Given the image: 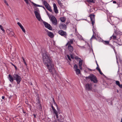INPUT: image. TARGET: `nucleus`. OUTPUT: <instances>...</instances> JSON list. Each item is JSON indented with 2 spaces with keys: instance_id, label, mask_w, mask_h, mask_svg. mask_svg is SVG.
Returning <instances> with one entry per match:
<instances>
[{
  "instance_id": "obj_4",
  "label": "nucleus",
  "mask_w": 122,
  "mask_h": 122,
  "mask_svg": "<svg viewBox=\"0 0 122 122\" xmlns=\"http://www.w3.org/2000/svg\"><path fill=\"white\" fill-rule=\"evenodd\" d=\"M50 19L52 21L53 24L54 25H57V20L54 16L51 15Z\"/></svg>"
},
{
  "instance_id": "obj_49",
  "label": "nucleus",
  "mask_w": 122,
  "mask_h": 122,
  "mask_svg": "<svg viewBox=\"0 0 122 122\" xmlns=\"http://www.w3.org/2000/svg\"><path fill=\"white\" fill-rule=\"evenodd\" d=\"M75 58L76 59H79V58L77 56H76L75 57Z\"/></svg>"
},
{
  "instance_id": "obj_50",
  "label": "nucleus",
  "mask_w": 122,
  "mask_h": 122,
  "mask_svg": "<svg viewBox=\"0 0 122 122\" xmlns=\"http://www.w3.org/2000/svg\"><path fill=\"white\" fill-rule=\"evenodd\" d=\"M33 115H34V117L35 118H36V114H33Z\"/></svg>"
},
{
  "instance_id": "obj_5",
  "label": "nucleus",
  "mask_w": 122,
  "mask_h": 122,
  "mask_svg": "<svg viewBox=\"0 0 122 122\" xmlns=\"http://www.w3.org/2000/svg\"><path fill=\"white\" fill-rule=\"evenodd\" d=\"M58 33L61 36L66 38L67 34L66 32L62 30H60L58 31Z\"/></svg>"
},
{
  "instance_id": "obj_57",
  "label": "nucleus",
  "mask_w": 122,
  "mask_h": 122,
  "mask_svg": "<svg viewBox=\"0 0 122 122\" xmlns=\"http://www.w3.org/2000/svg\"><path fill=\"white\" fill-rule=\"evenodd\" d=\"M5 98V97H4L3 96L2 97V99H4Z\"/></svg>"
},
{
  "instance_id": "obj_38",
  "label": "nucleus",
  "mask_w": 122,
  "mask_h": 122,
  "mask_svg": "<svg viewBox=\"0 0 122 122\" xmlns=\"http://www.w3.org/2000/svg\"><path fill=\"white\" fill-rule=\"evenodd\" d=\"M6 31L8 34H9L10 33V32L11 31L10 30H9L8 29H7L6 30Z\"/></svg>"
},
{
  "instance_id": "obj_35",
  "label": "nucleus",
  "mask_w": 122,
  "mask_h": 122,
  "mask_svg": "<svg viewBox=\"0 0 122 122\" xmlns=\"http://www.w3.org/2000/svg\"><path fill=\"white\" fill-rule=\"evenodd\" d=\"M46 11L49 18H50L51 17V16L50 15V14L48 13V12L46 10Z\"/></svg>"
},
{
  "instance_id": "obj_48",
  "label": "nucleus",
  "mask_w": 122,
  "mask_h": 122,
  "mask_svg": "<svg viewBox=\"0 0 122 122\" xmlns=\"http://www.w3.org/2000/svg\"><path fill=\"white\" fill-rule=\"evenodd\" d=\"M22 59H23V62H24L25 61V60L24 59V57H22Z\"/></svg>"
},
{
  "instance_id": "obj_51",
  "label": "nucleus",
  "mask_w": 122,
  "mask_h": 122,
  "mask_svg": "<svg viewBox=\"0 0 122 122\" xmlns=\"http://www.w3.org/2000/svg\"><path fill=\"white\" fill-rule=\"evenodd\" d=\"M117 3V2H116V1H113V3H115H115Z\"/></svg>"
},
{
  "instance_id": "obj_37",
  "label": "nucleus",
  "mask_w": 122,
  "mask_h": 122,
  "mask_svg": "<svg viewBox=\"0 0 122 122\" xmlns=\"http://www.w3.org/2000/svg\"><path fill=\"white\" fill-rule=\"evenodd\" d=\"M17 24L20 27L21 26H22V25L19 22H18L17 23Z\"/></svg>"
},
{
  "instance_id": "obj_27",
  "label": "nucleus",
  "mask_w": 122,
  "mask_h": 122,
  "mask_svg": "<svg viewBox=\"0 0 122 122\" xmlns=\"http://www.w3.org/2000/svg\"><path fill=\"white\" fill-rule=\"evenodd\" d=\"M9 36H13L14 34V33L11 31L10 32V33L9 34Z\"/></svg>"
},
{
  "instance_id": "obj_24",
  "label": "nucleus",
  "mask_w": 122,
  "mask_h": 122,
  "mask_svg": "<svg viewBox=\"0 0 122 122\" xmlns=\"http://www.w3.org/2000/svg\"><path fill=\"white\" fill-rule=\"evenodd\" d=\"M103 42L105 44L108 45V44H109V42L108 41H103Z\"/></svg>"
},
{
  "instance_id": "obj_22",
  "label": "nucleus",
  "mask_w": 122,
  "mask_h": 122,
  "mask_svg": "<svg viewBox=\"0 0 122 122\" xmlns=\"http://www.w3.org/2000/svg\"><path fill=\"white\" fill-rule=\"evenodd\" d=\"M60 20L62 22H64L66 19L64 17H61L60 18Z\"/></svg>"
},
{
  "instance_id": "obj_33",
  "label": "nucleus",
  "mask_w": 122,
  "mask_h": 122,
  "mask_svg": "<svg viewBox=\"0 0 122 122\" xmlns=\"http://www.w3.org/2000/svg\"><path fill=\"white\" fill-rule=\"evenodd\" d=\"M96 39V37L95 36H94V34L93 35L92 38L90 39V40H91L92 39Z\"/></svg>"
},
{
  "instance_id": "obj_54",
  "label": "nucleus",
  "mask_w": 122,
  "mask_h": 122,
  "mask_svg": "<svg viewBox=\"0 0 122 122\" xmlns=\"http://www.w3.org/2000/svg\"><path fill=\"white\" fill-rule=\"evenodd\" d=\"M96 63L97 64V66H99V65H98V63H97V61H96Z\"/></svg>"
},
{
  "instance_id": "obj_1",
  "label": "nucleus",
  "mask_w": 122,
  "mask_h": 122,
  "mask_svg": "<svg viewBox=\"0 0 122 122\" xmlns=\"http://www.w3.org/2000/svg\"><path fill=\"white\" fill-rule=\"evenodd\" d=\"M41 54L44 64L47 67L49 72L52 74H53L54 73V71L55 72V71L53 69V65L48 54L46 50L43 52Z\"/></svg>"
},
{
  "instance_id": "obj_21",
  "label": "nucleus",
  "mask_w": 122,
  "mask_h": 122,
  "mask_svg": "<svg viewBox=\"0 0 122 122\" xmlns=\"http://www.w3.org/2000/svg\"><path fill=\"white\" fill-rule=\"evenodd\" d=\"M43 3L46 7L49 5L46 1L44 0L43 1Z\"/></svg>"
},
{
  "instance_id": "obj_61",
  "label": "nucleus",
  "mask_w": 122,
  "mask_h": 122,
  "mask_svg": "<svg viewBox=\"0 0 122 122\" xmlns=\"http://www.w3.org/2000/svg\"><path fill=\"white\" fill-rule=\"evenodd\" d=\"M111 39H112V36L110 37V40H111Z\"/></svg>"
},
{
  "instance_id": "obj_17",
  "label": "nucleus",
  "mask_w": 122,
  "mask_h": 122,
  "mask_svg": "<svg viewBox=\"0 0 122 122\" xmlns=\"http://www.w3.org/2000/svg\"><path fill=\"white\" fill-rule=\"evenodd\" d=\"M73 40L72 39L71 40L69 41H68L67 43L66 44V46H67L69 45H71V44H73Z\"/></svg>"
},
{
  "instance_id": "obj_64",
  "label": "nucleus",
  "mask_w": 122,
  "mask_h": 122,
  "mask_svg": "<svg viewBox=\"0 0 122 122\" xmlns=\"http://www.w3.org/2000/svg\"><path fill=\"white\" fill-rule=\"evenodd\" d=\"M71 57L72 59H73L74 58L72 56H71Z\"/></svg>"
},
{
  "instance_id": "obj_63",
  "label": "nucleus",
  "mask_w": 122,
  "mask_h": 122,
  "mask_svg": "<svg viewBox=\"0 0 122 122\" xmlns=\"http://www.w3.org/2000/svg\"><path fill=\"white\" fill-rule=\"evenodd\" d=\"M43 6H42V5H40V7H42L43 8Z\"/></svg>"
},
{
  "instance_id": "obj_43",
  "label": "nucleus",
  "mask_w": 122,
  "mask_h": 122,
  "mask_svg": "<svg viewBox=\"0 0 122 122\" xmlns=\"http://www.w3.org/2000/svg\"><path fill=\"white\" fill-rule=\"evenodd\" d=\"M96 69L97 70H98V71L99 70V69H100V68L99 67V66H97V68H96Z\"/></svg>"
},
{
  "instance_id": "obj_36",
  "label": "nucleus",
  "mask_w": 122,
  "mask_h": 122,
  "mask_svg": "<svg viewBox=\"0 0 122 122\" xmlns=\"http://www.w3.org/2000/svg\"><path fill=\"white\" fill-rule=\"evenodd\" d=\"M53 112L54 114H55L56 113H58V112L55 109L53 110Z\"/></svg>"
},
{
  "instance_id": "obj_2",
  "label": "nucleus",
  "mask_w": 122,
  "mask_h": 122,
  "mask_svg": "<svg viewBox=\"0 0 122 122\" xmlns=\"http://www.w3.org/2000/svg\"><path fill=\"white\" fill-rule=\"evenodd\" d=\"M90 79L91 81H93L94 83H97V80L96 77L92 74H90L88 76L86 77V79Z\"/></svg>"
},
{
  "instance_id": "obj_44",
  "label": "nucleus",
  "mask_w": 122,
  "mask_h": 122,
  "mask_svg": "<svg viewBox=\"0 0 122 122\" xmlns=\"http://www.w3.org/2000/svg\"><path fill=\"white\" fill-rule=\"evenodd\" d=\"M51 105V107L52 108L53 110L54 109H55L53 107L52 104Z\"/></svg>"
},
{
  "instance_id": "obj_39",
  "label": "nucleus",
  "mask_w": 122,
  "mask_h": 122,
  "mask_svg": "<svg viewBox=\"0 0 122 122\" xmlns=\"http://www.w3.org/2000/svg\"><path fill=\"white\" fill-rule=\"evenodd\" d=\"M55 115L56 117V118L58 119V113L55 114Z\"/></svg>"
},
{
  "instance_id": "obj_45",
  "label": "nucleus",
  "mask_w": 122,
  "mask_h": 122,
  "mask_svg": "<svg viewBox=\"0 0 122 122\" xmlns=\"http://www.w3.org/2000/svg\"><path fill=\"white\" fill-rule=\"evenodd\" d=\"M25 2L27 4H28V0H24Z\"/></svg>"
},
{
  "instance_id": "obj_46",
  "label": "nucleus",
  "mask_w": 122,
  "mask_h": 122,
  "mask_svg": "<svg viewBox=\"0 0 122 122\" xmlns=\"http://www.w3.org/2000/svg\"><path fill=\"white\" fill-rule=\"evenodd\" d=\"M118 86L119 87H120V88H122V84L120 85H120H119Z\"/></svg>"
},
{
  "instance_id": "obj_53",
  "label": "nucleus",
  "mask_w": 122,
  "mask_h": 122,
  "mask_svg": "<svg viewBox=\"0 0 122 122\" xmlns=\"http://www.w3.org/2000/svg\"><path fill=\"white\" fill-rule=\"evenodd\" d=\"M108 45H109L110 46H111V47H112V45L111 44L109 43L108 44Z\"/></svg>"
},
{
  "instance_id": "obj_13",
  "label": "nucleus",
  "mask_w": 122,
  "mask_h": 122,
  "mask_svg": "<svg viewBox=\"0 0 122 122\" xmlns=\"http://www.w3.org/2000/svg\"><path fill=\"white\" fill-rule=\"evenodd\" d=\"M53 6L54 7V10L55 12L57 14L58 13V11L57 9V7L55 3L53 4Z\"/></svg>"
},
{
  "instance_id": "obj_55",
  "label": "nucleus",
  "mask_w": 122,
  "mask_h": 122,
  "mask_svg": "<svg viewBox=\"0 0 122 122\" xmlns=\"http://www.w3.org/2000/svg\"><path fill=\"white\" fill-rule=\"evenodd\" d=\"M25 64V65L26 66L27 65V64L26 63V62L25 61L24 62Z\"/></svg>"
},
{
  "instance_id": "obj_25",
  "label": "nucleus",
  "mask_w": 122,
  "mask_h": 122,
  "mask_svg": "<svg viewBox=\"0 0 122 122\" xmlns=\"http://www.w3.org/2000/svg\"><path fill=\"white\" fill-rule=\"evenodd\" d=\"M58 3L59 5L61 6H63V5L62 3H61V1L60 0H58Z\"/></svg>"
},
{
  "instance_id": "obj_19",
  "label": "nucleus",
  "mask_w": 122,
  "mask_h": 122,
  "mask_svg": "<svg viewBox=\"0 0 122 122\" xmlns=\"http://www.w3.org/2000/svg\"><path fill=\"white\" fill-rule=\"evenodd\" d=\"M83 61L82 60H81L80 61H79V68L80 69H82V63Z\"/></svg>"
},
{
  "instance_id": "obj_29",
  "label": "nucleus",
  "mask_w": 122,
  "mask_h": 122,
  "mask_svg": "<svg viewBox=\"0 0 122 122\" xmlns=\"http://www.w3.org/2000/svg\"><path fill=\"white\" fill-rule=\"evenodd\" d=\"M0 28L4 33L5 31V30L3 29V27L1 25H0Z\"/></svg>"
},
{
  "instance_id": "obj_60",
  "label": "nucleus",
  "mask_w": 122,
  "mask_h": 122,
  "mask_svg": "<svg viewBox=\"0 0 122 122\" xmlns=\"http://www.w3.org/2000/svg\"><path fill=\"white\" fill-rule=\"evenodd\" d=\"M43 9L45 10H46V9L45 8V7L43 6Z\"/></svg>"
},
{
  "instance_id": "obj_28",
  "label": "nucleus",
  "mask_w": 122,
  "mask_h": 122,
  "mask_svg": "<svg viewBox=\"0 0 122 122\" xmlns=\"http://www.w3.org/2000/svg\"><path fill=\"white\" fill-rule=\"evenodd\" d=\"M32 3L33 5L35 7H37V6L40 7V5H37V4L34 3H33V2H32Z\"/></svg>"
},
{
  "instance_id": "obj_6",
  "label": "nucleus",
  "mask_w": 122,
  "mask_h": 122,
  "mask_svg": "<svg viewBox=\"0 0 122 122\" xmlns=\"http://www.w3.org/2000/svg\"><path fill=\"white\" fill-rule=\"evenodd\" d=\"M95 15L93 14H91L89 16V17L90 18L91 20L92 21V24L93 26L94 23H95Z\"/></svg>"
},
{
  "instance_id": "obj_32",
  "label": "nucleus",
  "mask_w": 122,
  "mask_h": 122,
  "mask_svg": "<svg viewBox=\"0 0 122 122\" xmlns=\"http://www.w3.org/2000/svg\"><path fill=\"white\" fill-rule=\"evenodd\" d=\"M10 64L12 65H13V66H14L15 69V70H17V67H16V66H15V65H14L12 63H11V62L10 63Z\"/></svg>"
},
{
  "instance_id": "obj_16",
  "label": "nucleus",
  "mask_w": 122,
  "mask_h": 122,
  "mask_svg": "<svg viewBox=\"0 0 122 122\" xmlns=\"http://www.w3.org/2000/svg\"><path fill=\"white\" fill-rule=\"evenodd\" d=\"M117 40V41H113V42H115L119 46H121L122 45V44H119V43L121 42V40L119 39H116Z\"/></svg>"
},
{
  "instance_id": "obj_41",
  "label": "nucleus",
  "mask_w": 122,
  "mask_h": 122,
  "mask_svg": "<svg viewBox=\"0 0 122 122\" xmlns=\"http://www.w3.org/2000/svg\"><path fill=\"white\" fill-rule=\"evenodd\" d=\"M67 56V57L68 58L69 60L70 61H71V58L70 56H69V55H68Z\"/></svg>"
},
{
  "instance_id": "obj_31",
  "label": "nucleus",
  "mask_w": 122,
  "mask_h": 122,
  "mask_svg": "<svg viewBox=\"0 0 122 122\" xmlns=\"http://www.w3.org/2000/svg\"><path fill=\"white\" fill-rule=\"evenodd\" d=\"M21 29L24 32H25V29L24 28L23 26H21L20 27Z\"/></svg>"
},
{
  "instance_id": "obj_23",
  "label": "nucleus",
  "mask_w": 122,
  "mask_h": 122,
  "mask_svg": "<svg viewBox=\"0 0 122 122\" xmlns=\"http://www.w3.org/2000/svg\"><path fill=\"white\" fill-rule=\"evenodd\" d=\"M59 117L60 119H57V121H59L60 120H63L64 119V117H63V116L61 115H59Z\"/></svg>"
},
{
  "instance_id": "obj_18",
  "label": "nucleus",
  "mask_w": 122,
  "mask_h": 122,
  "mask_svg": "<svg viewBox=\"0 0 122 122\" xmlns=\"http://www.w3.org/2000/svg\"><path fill=\"white\" fill-rule=\"evenodd\" d=\"M48 35L51 38H52L53 37L54 35L53 33L51 32H49L48 33Z\"/></svg>"
},
{
  "instance_id": "obj_62",
  "label": "nucleus",
  "mask_w": 122,
  "mask_h": 122,
  "mask_svg": "<svg viewBox=\"0 0 122 122\" xmlns=\"http://www.w3.org/2000/svg\"><path fill=\"white\" fill-rule=\"evenodd\" d=\"M121 122H122V117L121 118Z\"/></svg>"
},
{
  "instance_id": "obj_15",
  "label": "nucleus",
  "mask_w": 122,
  "mask_h": 122,
  "mask_svg": "<svg viewBox=\"0 0 122 122\" xmlns=\"http://www.w3.org/2000/svg\"><path fill=\"white\" fill-rule=\"evenodd\" d=\"M8 78L10 81L11 82H13L14 80V78L13 77V75L12 76L10 74L9 75Z\"/></svg>"
},
{
  "instance_id": "obj_34",
  "label": "nucleus",
  "mask_w": 122,
  "mask_h": 122,
  "mask_svg": "<svg viewBox=\"0 0 122 122\" xmlns=\"http://www.w3.org/2000/svg\"><path fill=\"white\" fill-rule=\"evenodd\" d=\"M116 84L118 86H119V85H120L119 82L118 81H116Z\"/></svg>"
},
{
  "instance_id": "obj_47",
  "label": "nucleus",
  "mask_w": 122,
  "mask_h": 122,
  "mask_svg": "<svg viewBox=\"0 0 122 122\" xmlns=\"http://www.w3.org/2000/svg\"><path fill=\"white\" fill-rule=\"evenodd\" d=\"M112 48L114 50V51L115 50V47H114V46H112Z\"/></svg>"
},
{
  "instance_id": "obj_14",
  "label": "nucleus",
  "mask_w": 122,
  "mask_h": 122,
  "mask_svg": "<svg viewBox=\"0 0 122 122\" xmlns=\"http://www.w3.org/2000/svg\"><path fill=\"white\" fill-rule=\"evenodd\" d=\"M68 46V49L69 51L70 52H72L73 51V47L71 45H69Z\"/></svg>"
},
{
  "instance_id": "obj_8",
  "label": "nucleus",
  "mask_w": 122,
  "mask_h": 122,
  "mask_svg": "<svg viewBox=\"0 0 122 122\" xmlns=\"http://www.w3.org/2000/svg\"><path fill=\"white\" fill-rule=\"evenodd\" d=\"M43 23L45 27L50 30H52V27L50 24L45 21L43 22Z\"/></svg>"
},
{
  "instance_id": "obj_56",
  "label": "nucleus",
  "mask_w": 122,
  "mask_h": 122,
  "mask_svg": "<svg viewBox=\"0 0 122 122\" xmlns=\"http://www.w3.org/2000/svg\"><path fill=\"white\" fill-rule=\"evenodd\" d=\"M100 73L101 75L103 74V73L101 71L100 72Z\"/></svg>"
},
{
  "instance_id": "obj_3",
  "label": "nucleus",
  "mask_w": 122,
  "mask_h": 122,
  "mask_svg": "<svg viewBox=\"0 0 122 122\" xmlns=\"http://www.w3.org/2000/svg\"><path fill=\"white\" fill-rule=\"evenodd\" d=\"M14 80L16 81L17 84H19L21 80V77L17 74H14L13 75Z\"/></svg>"
},
{
  "instance_id": "obj_12",
  "label": "nucleus",
  "mask_w": 122,
  "mask_h": 122,
  "mask_svg": "<svg viewBox=\"0 0 122 122\" xmlns=\"http://www.w3.org/2000/svg\"><path fill=\"white\" fill-rule=\"evenodd\" d=\"M85 87L86 90L88 91L92 89L91 85L89 84H86L85 85Z\"/></svg>"
},
{
  "instance_id": "obj_30",
  "label": "nucleus",
  "mask_w": 122,
  "mask_h": 122,
  "mask_svg": "<svg viewBox=\"0 0 122 122\" xmlns=\"http://www.w3.org/2000/svg\"><path fill=\"white\" fill-rule=\"evenodd\" d=\"M114 34H113V35H112V39L113 40H116V39L117 37L116 36H115L114 35H113Z\"/></svg>"
},
{
  "instance_id": "obj_26",
  "label": "nucleus",
  "mask_w": 122,
  "mask_h": 122,
  "mask_svg": "<svg viewBox=\"0 0 122 122\" xmlns=\"http://www.w3.org/2000/svg\"><path fill=\"white\" fill-rule=\"evenodd\" d=\"M87 1L88 3H94L95 0H87Z\"/></svg>"
},
{
  "instance_id": "obj_20",
  "label": "nucleus",
  "mask_w": 122,
  "mask_h": 122,
  "mask_svg": "<svg viewBox=\"0 0 122 122\" xmlns=\"http://www.w3.org/2000/svg\"><path fill=\"white\" fill-rule=\"evenodd\" d=\"M46 9L50 12H51L52 13H53V12L52 11V10L51 9V7L50 5L49 6H47L46 7Z\"/></svg>"
},
{
  "instance_id": "obj_40",
  "label": "nucleus",
  "mask_w": 122,
  "mask_h": 122,
  "mask_svg": "<svg viewBox=\"0 0 122 122\" xmlns=\"http://www.w3.org/2000/svg\"><path fill=\"white\" fill-rule=\"evenodd\" d=\"M53 102L54 104L55 105H57V104H56V102H55V100H54V99L53 98Z\"/></svg>"
},
{
  "instance_id": "obj_7",
  "label": "nucleus",
  "mask_w": 122,
  "mask_h": 122,
  "mask_svg": "<svg viewBox=\"0 0 122 122\" xmlns=\"http://www.w3.org/2000/svg\"><path fill=\"white\" fill-rule=\"evenodd\" d=\"M73 68L77 75H78L80 73V71L79 69H78V66L77 65H75L74 66Z\"/></svg>"
},
{
  "instance_id": "obj_11",
  "label": "nucleus",
  "mask_w": 122,
  "mask_h": 122,
  "mask_svg": "<svg viewBox=\"0 0 122 122\" xmlns=\"http://www.w3.org/2000/svg\"><path fill=\"white\" fill-rule=\"evenodd\" d=\"M59 27L61 29L65 30L66 28V25L64 24H61L59 26Z\"/></svg>"
},
{
  "instance_id": "obj_52",
  "label": "nucleus",
  "mask_w": 122,
  "mask_h": 122,
  "mask_svg": "<svg viewBox=\"0 0 122 122\" xmlns=\"http://www.w3.org/2000/svg\"><path fill=\"white\" fill-rule=\"evenodd\" d=\"M108 45H109L110 46H111V47H112V45L111 44L109 43L108 44Z\"/></svg>"
},
{
  "instance_id": "obj_59",
  "label": "nucleus",
  "mask_w": 122,
  "mask_h": 122,
  "mask_svg": "<svg viewBox=\"0 0 122 122\" xmlns=\"http://www.w3.org/2000/svg\"><path fill=\"white\" fill-rule=\"evenodd\" d=\"M98 71L99 72H100L101 71L100 69H99V70Z\"/></svg>"
},
{
  "instance_id": "obj_10",
  "label": "nucleus",
  "mask_w": 122,
  "mask_h": 122,
  "mask_svg": "<svg viewBox=\"0 0 122 122\" xmlns=\"http://www.w3.org/2000/svg\"><path fill=\"white\" fill-rule=\"evenodd\" d=\"M38 102L37 103V107L38 109H39V110L40 111H41L42 109L41 105L40 103V102L39 100V99H38Z\"/></svg>"
},
{
  "instance_id": "obj_58",
  "label": "nucleus",
  "mask_w": 122,
  "mask_h": 122,
  "mask_svg": "<svg viewBox=\"0 0 122 122\" xmlns=\"http://www.w3.org/2000/svg\"><path fill=\"white\" fill-rule=\"evenodd\" d=\"M10 50L11 49V48H12V46H11L10 45Z\"/></svg>"
},
{
  "instance_id": "obj_42",
  "label": "nucleus",
  "mask_w": 122,
  "mask_h": 122,
  "mask_svg": "<svg viewBox=\"0 0 122 122\" xmlns=\"http://www.w3.org/2000/svg\"><path fill=\"white\" fill-rule=\"evenodd\" d=\"M4 2H5V4L7 5V6H8L9 5L7 3V1H6L5 0H4Z\"/></svg>"
},
{
  "instance_id": "obj_9",
  "label": "nucleus",
  "mask_w": 122,
  "mask_h": 122,
  "mask_svg": "<svg viewBox=\"0 0 122 122\" xmlns=\"http://www.w3.org/2000/svg\"><path fill=\"white\" fill-rule=\"evenodd\" d=\"M34 13L37 19L39 21H40L41 18L40 14L36 11H35Z\"/></svg>"
}]
</instances>
